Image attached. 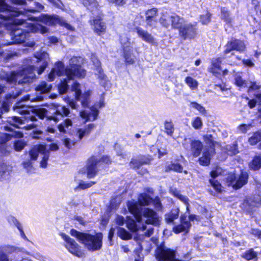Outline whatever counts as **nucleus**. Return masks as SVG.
<instances>
[{"label":"nucleus","mask_w":261,"mask_h":261,"mask_svg":"<svg viewBox=\"0 0 261 261\" xmlns=\"http://www.w3.org/2000/svg\"><path fill=\"white\" fill-rule=\"evenodd\" d=\"M37 65L35 66L31 60L27 59L24 67L20 72H11L6 74L5 79L7 83L15 84L30 83L36 77L35 71L41 74L46 68L49 61V55L46 52L35 54Z\"/></svg>","instance_id":"obj_1"},{"label":"nucleus","mask_w":261,"mask_h":261,"mask_svg":"<svg viewBox=\"0 0 261 261\" xmlns=\"http://www.w3.org/2000/svg\"><path fill=\"white\" fill-rule=\"evenodd\" d=\"M83 59L80 57H73L69 60V66L66 68L62 62L56 63L54 67L49 73L48 78L50 81H53L56 77L63 75L66 78L62 81L59 85V90L60 94H64L68 89V83L75 77L84 78L86 74V71L81 67V64Z\"/></svg>","instance_id":"obj_2"},{"label":"nucleus","mask_w":261,"mask_h":261,"mask_svg":"<svg viewBox=\"0 0 261 261\" xmlns=\"http://www.w3.org/2000/svg\"><path fill=\"white\" fill-rule=\"evenodd\" d=\"M141 204L135 205L132 201V232L144 231L147 229L146 224L154 226L160 225V218L158 214L152 209L143 207Z\"/></svg>","instance_id":"obj_3"},{"label":"nucleus","mask_w":261,"mask_h":261,"mask_svg":"<svg viewBox=\"0 0 261 261\" xmlns=\"http://www.w3.org/2000/svg\"><path fill=\"white\" fill-rule=\"evenodd\" d=\"M42 98L41 96H31L30 95H27L24 96L22 99L21 101L17 102L15 106L13 107L14 111L16 112L21 114H25L26 115L21 117H9L7 120L8 123L12 126L18 128H25L27 129H30L33 128L36 125L34 123L29 124L30 121L34 122L36 120L35 116L31 115L29 113L28 110V107L25 105H23L22 102H27L30 101L31 102H35L37 101H41Z\"/></svg>","instance_id":"obj_4"},{"label":"nucleus","mask_w":261,"mask_h":261,"mask_svg":"<svg viewBox=\"0 0 261 261\" xmlns=\"http://www.w3.org/2000/svg\"><path fill=\"white\" fill-rule=\"evenodd\" d=\"M70 234L84 245L88 250L91 251L99 250L102 247V234L101 233L91 235L77 231L75 229L70 230Z\"/></svg>","instance_id":"obj_5"},{"label":"nucleus","mask_w":261,"mask_h":261,"mask_svg":"<svg viewBox=\"0 0 261 261\" xmlns=\"http://www.w3.org/2000/svg\"><path fill=\"white\" fill-rule=\"evenodd\" d=\"M59 147L56 144H51L48 149L43 145L34 146L30 151V156L32 160H36L37 159L39 153L43 155L42 159L40 162V166L42 168H46L47 165V161L49 156V150L56 151Z\"/></svg>","instance_id":"obj_6"},{"label":"nucleus","mask_w":261,"mask_h":261,"mask_svg":"<svg viewBox=\"0 0 261 261\" xmlns=\"http://www.w3.org/2000/svg\"><path fill=\"white\" fill-rule=\"evenodd\" d=\"M110 162V159L108 156H103L102 158L93 156L90 158L87 161L86 167L87 177L91 178L95 176L97 172L98 167L101 163L109 164Z\"/></svg>","instance_id":"obj_7"},{"label":"nucleus","mask_w":261,"mask_h":261,"mask_svg":"<svg viewBox=\"0 0 261 261\" xmlns=\"http://www.w3.org/2000/svg\"><path fill=\"white\" fill-rule=\"evenodd\" d=\"M246 50V45L243 40L232 38L224 46V58L234 56L233 51L243 53Z\"/></svg>","instance_id":"obj_8"},{"label":"nucleus","mask_w":261,"mask_h":261,"mask_svg":"<svg viewBox=\"0 0 261 261\" xmlns=\"http://www.w3.org/2000/svg\"><path fill=\"white\" fill-rule=\"evenodd\" d=\"M36 20L48 25L58 24L64 27L68 30L71 31L74 30V28L72 26L68 23L64 19L56 15H49L42 14L39 17L37 18Z\"/></svg>","instance_id":"obj_9"},{"label":"nucleus","mask_w":261,"mask_h":261,"mask_svg":"<svg viewBox=\"0 0 261 261\" xmlns=\"http://www.w3.org/2000/svg\"><path fill=\"white\" fill-rule=\"evenodd\" d=\"M155 255L158 261H182L175 258V251L165 246H159L155 250Z\"/></svg>","instance_id":"obj_10"},{"label":"nucleus","mask_w":261,"mask_h":261,"mask_svg":"<svg viewBox=\"0 0 261 261\" xmlns=\"http://www.w3.org/2000/svg\"><path fill=\"white\" fill-rule=\"evenodd\" d=\"M256 193L257 194L244 200L243 206L248 212H251L253 208L258 206L261 204V183L256 182Z\"/></svg>","instance_id":"obj_11"},{"label":"nucleus","mask_w":261,"mask_h":261,"mask_svg":"<svg viewBox=\"0 0 261 261\" xmlns=\"http://www.w3.org/2000/svg\"><path fill=\"white\" fill-rule=\"evenodd\" d=\"M248 174L246 172H241L240 174H232L227 178L228 186H232L234 189H239L246 185L248 182Z\"/></svg>","instance_id":"obj_12"},{"label":"nucleus","mask_w":261,"mask_h":261,"mask_svg":"<svg viewBox=\"0 0 261 261\" xmlns=\"http://www.w3.org/2000/svg\"><path fill=\"white\" fill-rule=\"evenodd\" d=\"M153 228L151 227L148 228L146 231L144 232L143 234L138 235L139 233L132 234V239L134 238V240L137 243L138 246L137 248L135 249L134 252L135 253V261H143V256L142 254V251L143 249L142 246L141 245V241L144 239V235L150 237L153 233Z\"/></svg>","instance_id":"obj_13"},{"label":"nucleus","mask_w":261,"mask_h":261,"mask_svg":"<svg viewBox=\"0 0 261 261\" xmlns=\"http://www.w3.org/2000/svg\"><path fill=\"white\" fill-rule=\"evenodd\" d=\"M104 106L103 98H101L98 104L88 108L80 112V116L86 121H93L95 120L98 115L97 107L101 108Z\"/></svg>","instance_id":"obj_14"},{"label":"nucleus","mask_w":261,"mask_h":261,"mask_svg":"<svg viewBox=\"0 0 261 261\" xmlns=\"http://www.w3.org/2000/svg\"><path fill=\"white\" fill-rule=\"evenodd\" d=\"M197 22L184 23L179 30V34L184 40L192 39L196 35Z\"/></svg>","instance_id":"obj_15"},{"label":"nucleus","mask_w":261,"mask_h":261,"mask_svg":"<svg viewBox=\"0 0 261 261\" xmlns=\"http://www.w3.org/2000/svg\"><path fill=\"white\" fill-rule=\"evenodd\" d=\"M80 87L79 83L74 82L72 85L71 90L75 92V98L81 101L83 107L86 108L88 106L90 91H88L82 94Z\"/></svg>","instance_id":"obj_16"},{"label":"nucleus","mask_w":261,"mask_h":261,"mask_svg":"<svg viewBox=\"0 0 261 261\" xmlns=\"http://www.w3.org/2000/svg\"><path fill=\"white\" fill-rule=\"evenodd\" d=\"M60 236L65 242V247L72 254L81 257L82 253L81 251L80 246L76 242L65 233H62Z\"/></svg>","instance_id":"obj_17"},{"label":"nucleus","mask_w":261,"mask_h":261,"mask_svg":"<svg viewBox=\"0 0 261 261\" xmlns=\"http://www.w3.org/2000/svg\"><path fill=\"white\" fill-rule=\"evenodd\" d=\"M138 201L142 205H148L152 204L158 211L161 210L162 208V203L158 197L153 199L146 194H141L139 196Z\"/></svg>","instance_id":"obj_18"},{"label":"nucleus","mask_w":261,"mask_h":261,"mask_svg":"<svg viewBox=\"0 0 261 261\" xmlns=\"http://www.w3.org/2000/svg\"><path fill=\"white\" fill-rule=\"evenodd\" d=\"M93 15H97L95 18L93 17L91 20L94 32L99 35L103 34L105 32L106 26L101 20V12L97 11Z\"/></svg>","instance_id":"obj_19"},{"label":"nucleus","mask_w":261,"mask_h":261,"mask_svg":"<svg viewBox=\"0 0 261 261\" xmlns=\"http://www.w3.org/2000/svg\"><path fill=\"white\" fill-rule=\"evenodd\" d=\"M13 136V134H3L0 135V154L1 155H7L10 152L12 148L11 146L8 145L7 142L10 140L11 137Z\"/></svg>","instance_id":"obj_20"},{"label":"nucleus","mask_w":261,"mask_h":261,"mask_svg":"<svg viewBox=\"0 0 261 261\" xmlns=\"http://www.w3.org/2000/svg\"><path fill=\"white\" fill-rule=\"evenodd\" d=\"M70 113L68 108L65 106H58L56 109L54 114L47 116L48 120H54L55 122H58L63 116H67Z\"/></svg>","instance_id":"obj_21"},{"label":"nucleus","mask_w":261,"mask_h":261,"mask_svg":"<svg viewBox=\"0 0 261 261\" xmlns=\"http://www.w3.org/2000/svg\"><path fill=\"white\" fill-rule=\"evenodd\" d=\"M21 94V92L17 91L16 90V92L13 91L11 93H9L6 96V100L3 102L2 109L0 110V117L3 114V112H6L8 111L9 109V103H11L14 99H15L16 97L19 96Z\"/></svg>","instance_id":"obj_22"},{"label":"nucleus","mask_w":261,"mask_h":261,"mask_svg":"<svg viewBox=\"0 0 261 261\" xmlns=\"http://www.w3.org/2000/svg\"><path fill=\"white\" fill-rule=\"evenodd\" d=\"M215 148H204L202 156L199 158L198 161L201 165L207 166L210 164L211 157L215 154Z\"/></svg>","instance_id":"obj_23"},{"label":"nucleus","mask_w":261,"mask_h":261,"mask_svg":"<svg viewBox=\"0 0 261 261\" xmlns=\"http://www.w3.org/2000/svg\"><path fill=\"white\" fill-rule=\"evenodd\" d=\"M222 173V169L221 168L217 167L215 169L213 170L211 172V176L213 179H210V182L215 190L218 192H220L221 191V185L217 181L215 180L214 178L217 177L218 175H221Z\"/></svg>","instance_id":"obj_24"},{"label":"nucleus","mask_w":261,"mask_h":261,"mask_svg":"<svg viewBox=\"0 0 261 261\" xmlns=\"http://www.w3.org/2000/svg\"><path fill=\"white\" fill-rule=\"evenodd\" d=\"M120 42L123 50L124 57L127 63L130 62V42L129 38L125 35L121 36Z\"/></svg>","instance_id":"obj_25"},{"label":"nucleus","mask_w":261,"mask_h":261,"mask_svg":"<svg viewBox=\"0 0 261 261\" xmlns=\"http://www.w3.org/2000/svg\"><path fill=\"white\" fill-rule=\"evenodd\" d=\"M181 224L175 226L173 228L174 231L178 233L182 231H188L191 226V223L186 219V216H182L180 217Z\"/></svg>","instance_id":"obj_26"},{"label":"nucleus","mask_w":261,"mask_h":261,"mask_svg":"<svg viewBox=\"0 0 261 261\" xmlns=\"http://www.w3.org/2000/svg\"><path fill=\"white\" fill-rule=\"evenodd\" d=\"M95 128V125L94 124H89L82 128L78 129L76 132V136L79 140H81L84 137L89 135Z\"/></svg>","instance_id":"obj_27"},{"label":"nucleus","mask_w":261,"mask_h":261,"mask_svg":"<svg viewBox=\"0 0 261 261\" xmlns=\"http://www.w3.org/2000/svg\"><path fill=\"white\" fill-rule=\"evenodd\" d=\"M191 151L194 157L198 156L203 148L202 143L199 140H193L191 141Z\"/></svg>","instance_id":"obj_28"},{"label":"nucleus","mask_w":261,"mask_h":261,"mask_svg":"<svg viewBox=\"0 0 261 261\" xmlns=\"http://www.w3.org/2000/svg\"><path fill=\"white\" fill-rule=\"evenodd\" d=\"M170 20L172 27L174 29H178L179 30L185 22V20L182 17H180L175 13L170 15Z\"/></svg>","instance_id":"obj_29"},{"label":"nucleus","mask_w":261,"mask_h":261,"mask_svg":"<svg viewBox=\"0 0 261 261\" xmlns=\"http://www.w3.org/2000/svg\"><path fill=\"white\" fill-rule=\"evenodd\" d=\"M84 6L90 10L93 14L97 11H99V5L96 0H80Z\"/></svg>","instance_id":"obj_30"},{"label":"nucleus","mask_w":261,"mask_h":261,"mask_svg":"<svg viewBox=\"0 0 261 261\" xmlns=\"http://www.w3.org/2000/svg\"><path fill=\"white\" fill-rule=\"evenodd\" d=\"M12 170V167L4 163L0 159V179H6L9 175Z\"/></svg>","instance_id":"obj_31"},{"label":"nucleus","mask_w":261,"mask_h":261,"mask_svg":"<svg viewBox=\"0 0 261 261\" xmlns=\"http://www.w3.org/2000/svg\"><path fill=\"white\" fill-rule=\"evenodd\" d=\"M136 30L139 37H140L143 40L149 43H152L154 42L153 37L147 31L143 30L140 28H137Z\"/></svg>","instance_id":"obj_32"},{"label":"nucleus","mask_w":261,"mask_h":261,"mask_svg":"<svg viewBox=\"0 0 261 261\" xmlns=\"http://www.w3.org/2000/svg\"><path fill=\"white\" fill-rule=\"evenodd\" d=\"M72 124V120L69 118H66L58 125V128L61 133H66L71 129Z\"/></svg>","instance_id":"obj_33"},{"label":"nucleus","mask_w":261,"mask_h":261,"mask_svg":"<svg viewBox=\"0 0 261 261\" xmlns=\"http://www.w3.org/2000/svg\"><path fill=\"white\" fill-rule=\"evenodd\" d=\"M224 57H220L217 59H214L212 61L213 67L210 69V72H212L214 74H216L219 72L221 70L220 66L221 64L223 59H225Z\"/></svg>","instance_id":"obj_34"},{"label":"nucleus","mask_w":261,"mask_h":261,"mask_svg":"<svg viewBox=\"0 0 261 261\" xmlns=\"http://www.w3.org/2000/svg\"><path fill=\"white\" fill-rule=\"evenodd\" d=\"M95 74L97 76L99 80V84L103 87H106V85L108 82L107 76L103 73V71L101 68H96Z\"/></svg>","instance_id":"obj_35"},{"label":"nucleus","mask_w":261,"mask_h":261,"mask_svg":"<svg viewBox=\"0 0 261 261\" xmlns=\"http://www.w3.org/2000/svg\"><path fill=\"white\" fill-rule=\"evenodd\" d=\"M179 215V210L173 209L170 212L165 215V220L168 224L173 223L175 219L178 218Z\"/></svg>","instance_id":"obj_36"},{"label":"nucleus","mask_w":261,"mask_h":261,"mask_svg":"<svg viewBox=\"0 0 261 261\" xmlns=\"http://www.w3.org/2000/svg\"><path fill=\"white\" fill-rule=\"evenodd\" d=\"M249 168L254 171L261 168V155H256L254 157L252 161L249 163Z\"/></svg>","instance_id":"obj_37"},{"label":"nucleus","mask_w":261,"mask_h":261,"mask_svg":"<svg viewBox=\"0 0 261 261\" xmlns=\"http://www.w3.org/2000/svg\"><path fill=\"white\" fill-rule=\"evenodd\" d=\"M221 18L227 24H231L232 18L230 16V13L227 9L224 7L221 9Z\"/></svg>","instance_id":"obj_38"},{"label":"nucleus","mask_w":261,"mask_h":261,"mask_svg":"<svg viewBox=\"0 0 261 261\" xmlns=\"http://www.w3.org/2000/svg\"><path fill=\"white\" fill-rule=\"evenodd\" d=\"M51 88V85L45 82H42L36 88V90L40 93H46L49 92Z\"/></svg>","instance_id":"obj_39"},{"label":"nucleus","mask_w":261,"mask_h":261,"mask_svg":"<svg viewBox=\"0 0 261 261\" xmlns=\"http://www.w3.org/2000/svg\"><path fill=\"white\" fill-rule=\"evenodd\" d=\"M182 169L183 167L180 164L172 163L166 167L165 171L168 172L172 170L177 172H182Z\"/></svg>","instance_id":"obj_40"},{"label":"nucleus","mask_w":261,"mask_h":261,"mask_svg":"<svg viewBox=\"0 0 261 261\" xmlns=\"http://www.w3.org/2000/svg\"><path fill=\"white\" fill-rule=\"evenodd\" d=\"M261 141V130L254 133L248 139L250 144L253 145Z\"/></svg>","instance_id":"obj_41"},{"label":"nucleus","mask_w":261,"mask_h":261,"mask_svg":"<svg viewBox=\"0 0 261 261\" xmlns=\"http://www.w3.org/2000/svg\"><path fill=\"white\" fill-rule=\"evenodd\" d=\"M234 83L240 88L248 87L247 82L243 80L240 74L238 73L235 74Z\"/></svg>","instance_id":"obj_42"},{"label":"nucleus","mask_w":261,"mask_h":261,"mask_svg":"<svg viewBox=\"0 0 261 261\" xmlns=\"http://www.w3.org/2000/svg\"><path fill=\"white\" fill-rule=\"evenodd\" d=\"M165 133L168 136H172L174 131V125L171 121H165L164 123Z\"/></svg>","instance_id":"obj_43"},{"label":"nucleus","mask_w":261,"mask_h":261,"mask_svg":"<svg viewBox=\"0 0 261 261\" xmlns=\"http://www.w3.org/2000/svg\"><path fill=\"white\" fill-rule=\"evenodd\" d=\"M0 249L6 254H11L13 252H18L20 251L19 248H17L13 246L6 245L2 246Z\"/></svg>","instance_id":"obj_44"},{"label":"nucleus","mask_w":261,"mask_h":261,"mask_svg":"<svg viewBox=\"0 0 261 261\" xmlns=\"http://www.w3.org/2000/svg\"><path fill=\"white\" fill-rule=\"evenodd\" d=\"M118 236L123 240L130 239V234L125 229L121 227H117Z\"/></svg>","instance_id":"obj_45"},{"label":"nucleus","mask_w":261,"mask_h":261,"mask_svg":"<svg viewBox=\"0 0 261 261\" xmlns=\"http://www.w3.org/2000/svg\"><path fill=\"white\" fill-rule=\"evenodd\" d=\"M257 256V253L255 252L253 249H250L246 251L245 253L242 255V257L245 259L249 260L256 258Z\"/></svg>","instance_id":"obj_46"},{"label":"nucleus","mask_w":261,"mask_h":261,"mask_svg":"<svg viewBox=\"0 0 261 261\" xmlns=\"http://www.w3.org/2000/svg\"><path fill=\"white\" fill-rule=\"evenodd\" d=\"M185 82L189 87L192 89H195L198 86L197 82L190 76H188L186 78Z\"/></svg>","instance_id":"obj_47"},{"label":"nucleus","mask_w":261,"mask_h":261,"mask_svg":"<svg viewBox=\"0 0 261 261\" xmlns=\"http://www.w3.org/2000/svg\"><path fill=\"white\" fill-rule=\"evenodd\" d=\"M203 139L208 146H205L204 148H211V147H214V142L213 139V136L212 135L207 134L203 136Z\"/></svg>","instance_id":"obj_48"},{"label":"nucleus","mask_w":261,"mask_h":261,"mask_svg":"<svg viewBox=\"0 0 261 261\" xmlns=\"http://www.w3.org/2000/svg\"><path fill=\"white\" fill-rule=\"evenodd\" d=\"M94 184L95 182L93 181H90L87 182L84 181H81L79 184V186L75 188V190H85L92 187Z\"/></svg>","instance_id":"obj_49"},{"label":"nucleus","mask_w":261,"mask_h":261,"mask_svg":"<svg viewBox=\"0 0 261 261\" xmlns=\"http://www.w3.org/2000/svg\"><path fill=\"white\" fill-rule=\"evenodd\" d=\"M190 107L198 110L201 114H206V110L200 104L197 103L196 102H191L190 103Z\"/></svg>","instance_id":"obj_50"},{"label":"nucleus","mask_w":261,"mask_h":261,"mask_svg":"<svg viewBox=\"0 0 261 261\" xmlns=\"http://www.w3.org/2000/svg\"><path fill=\"white\" fill-rule=\"evenodd\" d=\"M174 194L175 197H176L180 201H181L182 202H183L184 203H185L186 204L187 210L189 211V204H188V201H189L188 198L186 196L180 194L178 191L175 192Z\"/></svg>","instance_id":"obj_51"},{"label":"nucleus","mask_w":261,"mask_h":261,"mask_svg":"<svg viewBox=\"0 0 261 261\" xmlns=\"http://www.w3.org/2000/svg\"><path fill=\"white\" fill-rule=\"evenodd\" d=\"M211 14L209 12H206L205 14L200 15V21L202 24H207L211 21Z\"/></svg>","instance_id":"obj_52"},{"label":"nucleus","mask_w":261,"mask_h":261,"mask_svg":"<svg viewBox=\"0 0 261 261\" xmlns=\"http://www.w3.org/2000/svg\"><path fill=\"white\" fill-rule=\"evenodd\" d=\"M160 23L162 24V25L166 28H168L170 24H171V21L170 20V16H169L168 17L167 16H163L160 18Z\"/></svg>","instance_id":"obj_53"},{"label":"nucleus","mask_w":261,"mask_h":261,"mask_svg":"<svg viewBox=\"0 0 261 261\" xmlns=\"http://www.w3.org/2000/svg\"><path fill=\"white\" fill-rule=\"evenodd\" d=\"M202 121L200 117L194 118L192 121V126L195 129H200L202 126Z\"/></svg>","instance_id":"obj_54"},{"label":"nucleus","mask_w":261,"mask_h":261,"mask_svg":"<svg viewBox=\"0 0 261 261\" xmlns=\"http://www.w3.org/2000/svg\"><path fill=\"white\" fill-rule=\"evenodd\" d=\"M227 149L231 155H234L239 152L236 142H234L231 145L227 146Z\"/></svg>","instance_id":"obj_55"},{"label":"nucleus","mask_w":261,"mask_h":261,"mask_svg":"<svg viewBox=\"0 0 261 261\" xmlns=\"http://www.w3.org/2000/svg\"><path fill=\"white\" fill-rule=\"evenodd\" d=\"M24 142L21 140L16 141L14 143V149L17 151L21 150L24 148Z\"/></svg>","instance_id":"obj_56"},{"label":"nucleus","mask_w":261,"mask_h":261,"mask_svg":"<svg viewBox=\"0 0 261 261\" xmlns=\"http://www.w3.org/2000/svg\"><path fill=\"white\" fill-rule=\"evenodd\" d=\"M252 127L251 124H242L238 127V130L242 133H246Z\"/></svg>","instance_id":"obj_57"},{"label":"nucleus","mask_w":261,"mask_h":261,"mask_svg":"<svg viewBox=\"0 0 261 261\" xmlns=\"http://www.w3.org/2000/svg\"><path fill=\"white\" fill-rule=\"evenodd\" d=\"M91 59L93 64L94 66V69L98 68H101V63L94 54H92Z\"/></svg>","instance_id":"obj_58"},{"label":"nucleus","mask_w":261,"mask_h":261,"mask_svg":"<svg viewBox=\"0 0 261 261\" xmlns=\"http://www.w3.org/2000/svg\"><path fill=\"white\" fill-rule=\"evenodd\" d=\"M47 110L45 108H40L36 110V116L41 119L46 117Z\"/></svg>","instance_id":"obj_59"},{"label":"nucleus","mask_w":261,"mask_h":261,"mask_svg":"<svg viewBox=\"0 0 261 261\" xmlns=\"http://www.w3.org/2000/svg\"><path fill=\"white\" fill-rule=\"evenodd\" d=\"M23 167L25 168L28 173L33 171V166L32 163L30 161H24L22 163Z\"/></svg>","instance_id":"obj_60"},{"label":"nucleus","mask_w":261,"mask_h":261,"mask_svg":"<svg viewBox=\"0 0 261 261\" xmlns=\"http://www.w3.org/2000/svg\"><path fill=\"white\" fill-rule=\"evenodd\" d=\"M157 13V9L152 8L148 10L146 12V18H154Z\"/></svg>","instance_id":"obj_61"},{"label":"nucleus","mask_w":261,"mask_h":261,"mask_svg":"<svg viewBox=\"0 0 261 261\" xmlns=\"http://www.w3.org/2000/svg\"><path fill=\"white\" fill-rule=\"evenodd\" d=\"M35 9H30L27 10V11L34 12H36V11H41L44 8V6L38 2H35Z\"/></svg>","instance_id":"obj_62"},{"label":"nucleus","mask_w":261,"mask_h":261,"mask_svg":"<svg viewBox=\"0 0 261 261\" xmlns=\"http://www.w3.org/2000/svg\"><path fill=\"white\" fill-rule=\"evenodd\" d=\"M8 221L10 223L13 224L17 228L19 227V225H21L19 222L12 216H10L8 217Z\"/></svg>","instance_id":"obj_63"},{"label":"nucleus","mask_w":261,"mask_h":261,"mask_svg":"<svg viewBox=\"0 0 261 261\" xmlns=\"http://www.w3.org/2000/svg\"><path fill=\"white\" fill-rule=\"evenodd\" d=\"M64 144L65 146L68 149H70L74 145V143L68 138L64 140Z\"/></svg>","instance_id":"obj_64"}]
</instances>
